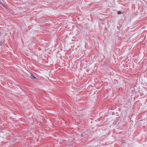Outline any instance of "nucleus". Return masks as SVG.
I'll list each match as a JSON object with an SVG mask.
<instances>
[{"label": "nucleus", "instance_id": "f257e3e1", "mask_svg": "<svg viewBox=\"0 0 147 147\" xmlns=\"http://www.w3.org/2000/svg\"><path fill=\"white\" fill-rule=\"evenodd\" d=\"M5 3L4 1H3V2H2L0 0V5L4 7L5 8Z\"/></svg>", "mask_w": 147, "mask_h": 147}, {"label": "nucleus", "instance_id": "f03ea898", "mask_svg": "<svg viewBox=\"0 0 147 147\" xmlns=\"http://www.w3.org/2000/svg\"><path fill=\"white\" fill-rule=\"evenodd\" d=\"M30 78L31 79H34V78H36V77H35L33 75V74H31V73H30Z\"/></svg>", "mask_w": 147, "mask_h": 147}, {"label": "nucleus", "instance_id": "7ed1b4c3", "mask_svg": "<svg viewBox=\"0 0 147 147\" xmlns=\"http://www.w3.org/2000/svg\"><path fill=\"white\" fill-rule=\"evenodd\" d=\"M81 136L82 137H86V135H85V133H83L81 134Z\"/></svg>", "mask_w": 147, "mask_h": 147}, {"label": "nucleus", "instance_id": "20e7f679", "mask_svg": "<svg viewBox=\"0 0 147 147\" xmlns=\"http://www.w3.org/2000/svg\"><path fill=\"white\" fill-rule=\"evenodd\" d=\"M2 44H3V42H2V41H1L0 42V46L2 45Z\"/></svg>", "mask_w": 147, "mask_h": 147}, {"label": "nucleus", "instance_id": "39448f33", "mask_svg": "<svg viewBox=\"0 0 147 147\" xmlns=\"http://www.w3.org/2000/svg\"><path fill=\"white\" fill-rule=\"evenodd\" d=\"M121 13V12L120 11H118L117 13L118 14H120Z\"/></svg>", "mask_w": 147, "mask_h": 147}]
</instances>
